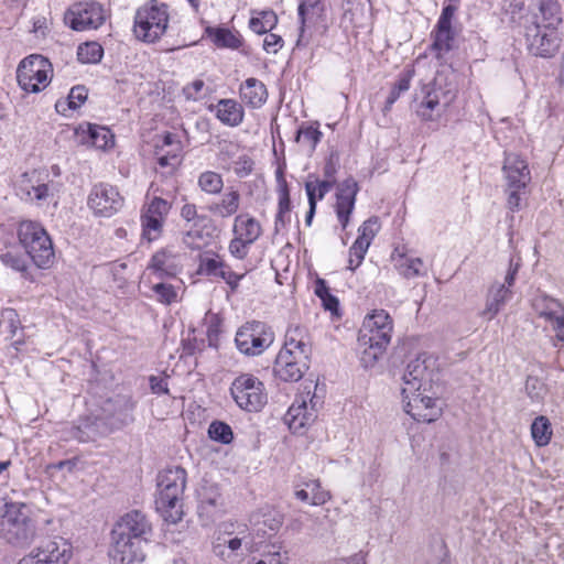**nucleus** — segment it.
I'll return each instance as SVG.
<instances>
[{
    "label": "nucleus",
    "instance_id": "obj_1",
    "mask_svg": "<svg viewBox=\"0 0 564 564\" xmlns=\"http://www.w3.org/2000/svg\"><path fill=\"white\" fill-rule=\"evenodd\" d=\"M311 354L307 329L300 325L290 326L285 333L284 345L275 358V376L286 382L301 380L310 368Z\"/></svg>",
    "mask_w": 564,
    "mask_h": 564
},
{
    "label": "nucleus",
    "instance_id": "obj_2",
    "mask_svg": "<svg viewBox=\"0 0 564 564\" xmlns=\"http://www.w3.org/2000/svg\"><path fill=\"white\" fill-rule=\"evenodd\" d=\"M392 333V321L383 310L367 315L358 335V354L362 367L372 368L386 351Z\"/></svg>",
    "mask_w": 564,
    "mask_h": 564
},
{
    "label": "nucleus",
    "instance_id": "obj_3",
    "mask_svg": "<svg viewBox=\"0 0 564 564\" xmlns=\"http://www.w3.org/2000/svg\"><path fill=\"white\" fill-rule=\"evenodd\" d=\"M187 473L183 467H167L159 473L155 492V510L165 522L175 524L184 516L183 495Z\"/></svg>",
    "mask_w": 564,
    "mask_h": 564
},
{
    "label": "nucleus",
    "instance_id": "obj_4",
    "mask_svg": "<svg viewBox=\"0 0 564 564\" xmlns=\"http://www.w3.org/2000/svg\"><path fill=\"white\" fill-rule=\"evenodd\" d=\"M510 22L524 30L529 51L540 57H551L560 48L561 34L558 30H546L538 22L536 15H529L523 4H511Z\"/></svg>",
    "mask_w": 564,
    "mask_h": 564
},
{
    "label": "nucleus",
    "instance_id": "obj_5",
    "mask_svg": "<svg viewBox=\"0 0 564 564\" xmlns=\"http://www.w3.org/2000/svg\"><path fill=\"white\" fill-rule=\"evenodd\" d=\"M457 96V88L443 74L422 86L417 96L416 113L424 121L438 120L454 102Z\"/></svg>",
    "mask_w": 564,
    "mask_h": 564
},
{
    "label": "nucleus",
    "instance_id": "obj_6",
    "mask_svg": "<svg viewBox=\"0 0 564 564\" xmlns=\"http://www.w3.org/2000/svg\"><path fill=\"white\" fill-rule=\"evenodd\" d=\"M170 21L169 8L158 0H150L134 15L133 33L137 40L155 43L166 32Z\"/></svg>",
    "mask_w": 564,
    "mask_h": 564
},
{
    "label": "nucleus",
    "instance_id": "obj_7",
    "mask_svg": "<svg viewBox=\"0 0 564 564\" xmlns=\"http://www.w3.org/2000/svg\"><path fill=\"white\" fill-rule=\"evenodd\" d=\"M19 242L39 268H48L54 259V248L51 237L42 224L23 220L18 228Z\"/></svg>",
    "mask_w": 564,
    "mask_h": 564
},
{
    "label": "nucleus",
    "instance_id": "obj_8",
    "mask_svg": "<svg viewBox=\"0 0 564 564\" xmlns=\"http://www.w3.org/2000/svg\"><path fill=\"white\" fill-rule=\"evenodd\" d=\"M437 373V358L429 352L419 354L406 366L402 395L420 390L431 391Z\"/></svg>",
    "mask_w": 564,
    "mask_h": 564
},
{
    "label": "nucleus",
    "instance_id": "obj_9",
    "mask_svg": "<svg viewBox=\"0 0 564 564\" xmlns=\"http://www.w3.org/2000/svg\"><path fill=\"white\" fill-rule=\"evenodd\" d=\"M230 394L236 404L247 412L260 411L268 401L263 382L252 373H241L234 379Z\"/></svg>",
    "mask_w": 564,
    "mask_h": 564
},
{
    "label": "nucleus",
    "instance_id": "obj_10",
    "mask_svg": "<svg viewBox=\"0 0 564 564\" xmlns=\"http://www.w3.org/2000/svg\"><path fill=\"white\" fill-rule=\"evenodd\" d=\"M24 509L25 506L22 503L7 505L3 520V538L13 546L23 547L29 545L36 534L35 524L24 513Z\"/></svg>",
    "mask_w": 564,
    "mask_h": 564
},
{
    "label": "nucleus",
    "instance_id": "obj_11",
    "mask_svg": "<svg viewBox=\"0 0 564 564\" xmlns=\"http://www.w3.org/2000/svg\"><path fill=\"white\" fill-rule=\"evenodd\" d=\"M232 238L228 245L229 253L238 260L249 254L251 246L262 236L260 221L249 213L236 215L232 223Z\"/></svg>",
    "mask_w": 564,
    "mask_h": 564
},
{
    "label": "nucleus",
    "instance_id": "obj_12",
    "mask_svg": "<svg viewBox=\"0 0 564 564\" xmlns=\"http://www.w3.org/2000/svg\"><path fill=\"white\" fill-rule=\"evenodd\" d=\"M52 78V65L42 55H30L21 61L17 69L20 87L26 93H39L44 89Z\"/></svg>",
    "mask_w": 564,
    "mask_h": 564
},
{
    "label": "nucleus",
    "instance_id": "obj_13",
    "mask_svg": "<svg viewBox=\"0 0 564 564\" xmlns=\"http://www.w3.org/2000/svg\"><path fill=\"white\" fill-rule=\"evenodd\" d=\"M73 556L70 542L62 536L42 541L17 564H67Z\"/></svg>",
    "mask_w": 564,
    "mask_h": 564
},
{
    "label": "nucleus",
    "instance_id": "obj_14",
    "mask_svg": "<svg viewBox=\"0 0 564 564\" xmlns=\"http://www.w3.org/2000/svg\"><path fill=\"white\" fill-rule=\"evenodd\" d=\"M274 341V333L262 322H250L241 326L235 338L240 352L248 356L261 355Z\"/></svg>",
    "mask_w": 564,
    "mask_h": 564
},
{
    "label": "nucleus",
    "instance_id": "obj_15",
    "mask_svg": "<svg viewBox=\"0 0 564 564\" xmlns=\"http://www.w3.org/2000/svg\"><path fill=\"white\" fill-rule=\"evenodd\" d=\"M48 174L36 170L20 175L15 184L17 195L25 202L42 203L58 193V184L46 180Z\"/></svg>",
    "mask_w": 564,
    "mask_h": 564
},
{
    "label": "nucleus",
    "instance_id": "obj_16",
    "mask_svg": "<svg viewBox=\"0 0 564 564\" xmlns=\"http://www.w3.org/2000/svg\"><path fill=\"white\" fill-rule=\"evenodd\" d=\"M316 384L305 383L304 391L294 399L284 415V422L293 432H299L311 424L316 417L315 391Z\"/></svg>",
    "mask_w": 564,
    "mask_h": 564
},
{
    "label": "nucleus",
    "instance_id": "obj_17",
    "mask_svg": "<svg viewBox=\"0 0 564 564\" xmlns=\"http://www.w3.org/2000/svg\"><path fill=\"white\" fill-rule=\"evenodd\" d=\"M519 264H510L503 282H492L486 293L484 308L479 312V316L486 321L494 319L502 307L512 299V286L514 284L516 274Z\"/></svg>",
    "mask_w": 564,
    "mask_h": 564
},
{
    "label": "nucleus",
    "instance_id": "obj_18",
    "mask_svg": "<svg viewBox=\"0 0 564 564\" xmlns=\"http://www.w3.org/2000/svg\"><path fill=\"white\" fill-rule=\"evenodd\" d=\"M171 203L161 197H153L141 209L142 237L149 242L158 240L171 210Z\"/></svg>",
    "mask_w": 564,
    "mask_h": 564
},
{
    "label": "nucleus",
    "instance_id": "obj_19",
    "mask_svg": "<svg viewBox=\"0 0 564 564\" xmlns=\"http://www.w3.org/2000/svg\"><path fill=\"white\" fill-rule=\"evenodd\" d=\"M107 18L106 10L98 2H79L65 13L66 24L75 31L96 30Z\"/></svg>",
    "mask_w": 564,
    "mask_h": 564
},
{
    "label": "nucleus",
    "instance_id": "obj_20",
    "mask_svg": "<svg viewBox=\"0 0 564 564\" xmlns=\"http://www.w3.org/2000/svg\"><path fill=\"white\" fill-rule=\"evenodd\" d=\"M87 205L95 216L109 218L121 209L123 197L117 187L107 183H99L90 189Z\"/></svg>",
    "mask_w": 564,
    "mask_h": 564
},
{
    "label": "nucleus",
    "instance_id": "obj_21",
    "mask_svg": "<svg viewBox=\"0 0 564 564\" xmlns=\"http://www.w3.org/2000/svg\"><path fill=\"white\" fill-rule=\"evenodd\" d=\"M427 392L420 390L403 395L405 412L419 422L431 423L442 415L441 403Z\"/></svg>",
    "mask_w": 564,
    "mask_h": 564
},
{
    "label": "nucleus",
    "instance_id": "obj_22",
    "mask_svg": "<svg viewBox=\"0 0 564 564\" xmlns=\"http://www.w3.org/2000/svg\"><path fill=\"white\" fill-rule=\"evenodd\" d=\"M198 273L206 276L220 278L231 290H236L245 276V274L234 272L218 254L209 251L199 254Z\"/></svg>",
    "mask_w": 564,
    "mask_h": 564
},
{
    "label": "nucleus",
    "instance_id": "obj_23",
    "mask_svg": "<svg viewBox=\"0 0 564 564\" xmlns=\"http://www.w3.org/2000/svg\"><path fill=\"white\" fill-rule=\"evenodd\" d=\"M142 544V541L111 533L109 557L113 564H140L145 558Z\"/></svg>",
    "mask_w": 564,
    "mask_h": 564
},
{
    "label": "nucleus",
    "instance_id": "obj_24",
    "mask_svg": "<svg viewBox=\"0 0 564 564\" xmlns=\"http://www.w3.org/2000/svg\"><path fill=\"white\" fill-rule=\"evenodd\" d=\"M151 531V525L145 516L140 511H130L121 517L113 525L111 533L145 542V535Z\"/></svg>",
    "mask_w": 564,
    "mask_h": 564
},
{
    "label": "nucleus",
    "instance_id": "obj_25",
    "mask_svg": "<svg viewBox=\"0 0 564 564\" xmlns=\"http://www.w3.org/2000/svg\"><path fill=\"white\" fill-rule=\"evenodd\" d=\"M224 501L216 486H206L198 491L197 513L203 525L213 523L223 511Z\"/></svg>",
    "mask_w": 564,
    "mask_h": 564
},
{
    "label": "nucleus",
    "instance_id": "obj_26",
    "mask_svg": "<svg viewBox=\"0 0 564 564\" xmlns=\"http://www.w3.org/2000/svg\"><path fill=\"white\" fill-rule=\"evenodd\" d=\"M148 270L158 279H172L182 271V256L163 249L155 252L148 265Z\"/></svg>",
    "mask_w": 564,
    "mask_h": 564
},
{
    "label": "nucleus",
    "instance_id": "obj_27",
    "mask_svg": "<svg viewBox=\"0 0 564 564\" xmlns=\"http://www.w3.org/2000/svg\"><path fill=\"white\" fill-rule=\"evenodd\" d=\"M502 171L509 187H527L531 181L528 162L519 154H507Z\"/></svg>",
    "mask_w": 564,
    "mask_h": 564
},
{
    "label": "nucleus",
    "instance_id": "obj_28",
    "mask_svg": "<svg viewBox=\"0 0 564 564\" xmlns=\"http://www.w3.org/2000/svg\"><path fill=\"white\" fill-rule=\"evenodd\" d=\"M282 523V514L276 510L270 509L252 516L251 530L257 538L264 539L274 535Z\"/></svg>",
    "mask_w": 564,
    "mask_h": 564
},
{
    "label": "nucleus",
    "instance_id": "obj_29",
    "mask_svg": "<svg viewBox=\"0 0 564 564\" xmlns=\"http://www.w3.org/2000/svg\"><path fill=\"white\" fill-rule=\"evenodd\" d=\"M239 96L243 105L259 109L267 102L269 94L260 79L250 77L240 84Z\"/></svg>",
    "mask_w": 564,
    "mask_h": 564
},
{
    "label": "nucleus",
    "instance_id": "obj_30",
    "mask_svg": "<svg viewBox=\"0 0 564 564\" xmlns=\"http://www.w3.org/2000/svg\"><path fill=\"white\" fill-rule=\"evenodd\" d=\"M335 210L343 229L349 224L352 212V183L350 178L345 180L337 187Z\"/></svg>",
    "mask_w": 564,
    "mask_h": 564
},
{
    "label": "nucleus",
    "instance_id": "obj_31",
    "mask_svg": "<svg viewBox=\"0 0 564 564\" xmlns=\"http://www.w3.org/2000/svg\"><path fill=\"white\" fill-rule=\"evenodd\" d=\"M538 22L546 30H558L563 22L561 4L557 0H536ZM535 15V13L533 14Z\"/></svg>",
    "mask_w": 564,
    "mask_h": 564
},
{
    "label": "nucleus",
    "instance_id": "obj_32",
    "mask_svg": "<svg viewBox=\"0 0 564 564\" xmlns=\"http://www.w3.org/2000/svg\"><path fill=\"white\" fill-rule=\"evenodd\" d=\"M380 228L381 225L378 217H370L358 228V237L355 240V254L358 257V263L355 264V268L362 261Z\"/></svg>",
    "mask_w": 564,
    "mask_h": 564
},
{
    "label": "nucleus",
    "instance_id": "obj_33",
    "mask_svg": "<svg viewBox=\"0 0 564 564\" xmlns=\"http://www.w3.org/2000/svg\"><path fill=\"white\" fill-rule=\"evenodd\" d=\"M391 257L395 269L405 279H414L427 274V268L421 258L405 256L398 250H394Z\"/></svg>",
    "mask_w": 564,
    "mask_h": 564
},
{
    "label": "nucleus",
    "instance_id": "obj_34",
    "mask_svg": "<svg viewBox=\"0 0 564 564\" xmlns=\"http://www.w3.org/2000/svg\"><path fill=\"white\" fill-rule=\"evenodd\" d=\"M215 109L217 119L225 126L237 127L243 121V107L235 99H220Z\"/></svg>",
    "mask_w": 564,
    "mask_h": 564
},
{
    "label": "nucleus",
    "instance_id": "obj_35",
    "mask_svg": "<svg viewBox=\"0 0 564 564\" xmlns=\"http://www.w3.org/2000/svg\"><path fill=\"white\" fill-rule=\"evenodd\" d=\"M79 130L82 131L83 143L90 144L99 150H106L113 145V134L106 127L88 123L86 129L80 127Z\"/></svg>",
    "mask_w": 564,
    "mask_h": 564
},
{
    "label": "nucleus",
    "instance_id": "obj_36",
    "mask_svg": "<svg viewBox=\"0 0 564 564\" xmlns=\"http://www.w3.org/2000/svg\"><path fill=\"white\" fill-rule=\"evenodd\" d=\"M276 180L279 203L278 213L275 216V226L279 224L284 226L286 223L291 221V199L289 186L281 169L276 171Z\"/></svg>",
    "mask_w": 564,
    "mask_h": 564
},
{
    "label": "nucleus",
    "instance_id": "obj_37",
    "mask_svg": "<svg viewBox=\"0 0 564 564\" xmlns=\"http://www.w3.org/2000/svg\"><path fill=\"white\" fill-rule=\"evenodd\" d=\"M240 206V194L238 191L226 192L221 198L208 206V210L220 218H229L237 214Z\"/></svg>",
    "mask_w": 564,
    "mask_h": 564
},
{
    "label": "nucleus",
    "instance_id": "obj_38",
    "mask_svg": "<svg viewBox=\"0 0 564 564\" xmlns=\"http://www.w3.org/2000/svg\"><path fill=\"white\" fill-rule=\"evenodd\" d=\"M0 332L6 335L7 339L12 341V345H20L22 343L21 334L22 328L19 315L13 308H6L1 312Z\"/></svg>",
    "mask_w": 564,
    "mask_h": 564
},
{
    "label": "nucleus",
    "instance_id": "obj_39",
    "mask_svg": "<svg viewBox=\"0 0 564 564\" xmlns=\"http://www.w3.org/2000/svg\"><path fill=\"white\" fill-rule=\"evenodd\" d=\"M304 488L295 490V497L304 502L313 506L324 505L329 499L328 491L322 489L321 482L317 479H312L304 482Z\"/></svg>",
    "mask_w": 564,
    "mask_h": 564
},
{
    "label": "nucleus",
    "instance_id": "obj_40",
    "mask_svg": "<svg viewBox=\"0 0 564 564\" xmlns=\"http://www.w3.org/2000/svg\"><path fill=\"white\" fill-rule=\"evenodd\" d=\"M532 308L546 322L564 310V306L555 299L545 293H538L532 299Z\"/></svg>",
    "mask_w": 564,
    "mask_h": 564
},
{
    "label": "nucleus",
    "instance_id": "obj_41",
    "mask_svg": "<svg viewBox=\"0 0 564 564\" xmlns=\"http://www.w3.org/2000/svg\"><path fill=\"white\" fill-rule=\"evenodd\" d=\"M206 33L217 47L237 50L242 44L240 37L226 28H207Z\"/></svg>",
    "mask_w": 564,
    "mask_h": 564
},
{
    "label": "nucleus",
    "instance_id": "obj_42",
    "mask_svg": "<svg viewBox=\"0 0 564 564\" xmlns=\"http://www.w3.org/2000/svg\"><path fill=\"white\" fill-rule=\"evenodd\" d=\"M99 426V420L87 416L82 419L79 424L72 430V435L82 443L93 442L101 434Z\"/></svg>",
    "mask_w": 564,
    "mask_h": 564
},
{
    "label": "nucleus",
    "instance_id": "obj_43",
    "mask_svg": "<svg viewBox=\"0 0 564 564\" xmlns=\"http://www.w3.org/2000/svg\"><path fill=\"white\" fill-rule=\"evenodd\" d=\"M322 135L323 133L317 126L302 124L296 131L295 139L308 153H312L319 143Z\"/></svg>",
    "mask_w": 564,
    "mask_h": 564
},
{
    "label": "nucleus",
    "instance_id": "obj_44",
    "mask_svg": "<svg viewBox=\"0 0 564 564\" xmlns=\"http://www.w3.org/2000/svg\"><path fill=\"white\" fill-rule=\"evenodd\" d=\"M552 427L549 419L544 415H540L534 419L531 424V436L536 446H546L552 438Z\"/></svg>",
    "mask_w": 564,
    "mask_h": 564
},
{
    "label": "nucleus",
    "instance_id": "obj_45",
    "mask_svg": "<svg viewBox=\"0 0 564 564\" xmlns=\"http://www.w3.org/2000/svg\"><path fill=\"white\" fill-rule=\"evenodd\" d=\"M278 23V17L272 10H265L253 15L249 21V28L257 34H265L272 31Z\"/></svg>",
    "mask_w": 564,
    "mask_h": 564
},
{
    "label": "nucleus",
    "instance_id": "obj_46",
    "mask_svg": "<svg viewBox=\"0 0 564 564\" xmlns=\"http://www.w3.org/2000/svg\"><path fill=\"white\" fill-rule=\"evenodd\" d=\"M453 41L454 33L452 31V25L436 24L433 48L438 52L437 56L448 52L452 48Z\"/></svg>",
    "mask_w": 564,
    "mask_h": 564
},
{
    "label": "nucleus",
    "instance_id": "obj_47",
    "mask_svg": "<svg viewBox=\"0 0 564 564\" xmlns=\"http://www.w3.org/2000/svg\"><path fill=\"white\" fill-rule=\"evenodd\" d=\"M104 48L97 42H86L77 48V58L83 64H96L101 61Z\"/></svg>",
    "mask_w": 564,
    "mask_h": 564
},
{
    "label": "nucleus",
    "instance_id": "obj_48",
    "mask_svg": "<svg viewBox=\"0 0 564 564\" xmlns=\"http://www.w3.org/2000/svg\"><path fill=\"white\" fill-rule=\"evenodd\" d=\"M333 185L330 182L321 181L318 178L312 180L310 178L305 182V192L307 195L308 202L315 203L317 205L318 200H322L326 194L332 189Z\"/></svg>",
    "mask_w": 564,
    "mask_h": 564
},
{
    "label": "nucleus",
    "instance_id": "obj_49",
    "mask_svg": "<svg viewBox=\"0 0 564 564\" xmlns=\"http://www.w3.org/2000/svg\"><path fill=\"white\" fill-rule=\"evenodd\" d=\"M198 186L207 194H218L224 187V181L220 174L214 171H206L199 175Z\"/></svg>",
    "mask_w": 564,
    "mask_h": 564
},
{
    "label": "nucleus",
    "instance_id": "obj_50",
    "mask_svg": "<svg viewBox=\"0 0 564 564\" xmlns=\"http://www.w3.org/2000/svg\"><path fill=\"white\" fill-rule=\"evenodd\" d=\"M261 556L254 564H289L290 561L289 552L280 544H272Z\"/></svg>",
    "mask_w": 564,
    "mask_h": 564
},
{
    "label": "nucleus",
    "instance_id": "obj_51",
    "mask_svg": "<svg viewBox=\"0 0 564 564\" xmlns=\"http://www.w3.org/2000/svg\"><path fill=\"white\" fill-rule=\"evenodd\" d=\"M208 435L213 441L221 444H229L234 438L231 427L227 423L220 421H214L210 423L208 427Z\"/></svg>",
    "mask_w": 564,
    "mask_h": 564
},
{
    "label": "nucleus",
    "instance_id": "obj_52",
    "mask_svg": "<svg viewBox=\"0 0 564 564\" xmlns=\"http://www.w3.org/2000/svg\"><path fill=\"white\" fill-rule=\"evenodd\" d=\"M0 260L3 265L25 275L28 271V260L23 254L15 251H7L0 254Z\"/></svg>",
    "mask_w": 564,
    "mask_h": 564
},
{
    "label": "nucleus",
    "instance_id": "obj_53",
    "mask_svg": "<svg viewBox=\"0 0 564 564\" xmlns=\"http://www.w3.org/2000/svg\"><path fill=\"white\" fill-rule=\"evenodd\" d=\"M525 392L532 402H542L547 394L545 383L536 377H528Z\"/></svg>",
    "mask_w": 564,
    "mask_h": 564
},
{
    "label": "nucleus",
    "instance_id": "obj_54",
    "mask_svg": "<svg viewBox=\"0 0 564 564\" xmlns=\"http://www.w3.org/2000/svg\"><path fill=\"white\" fill-rule=\"evenodd\" d=\"M153 292L158 296V301L162 304L170 305L176 302L177 291L176 289L169 283H156L152 288Z\"/></svg>",
    "mask_w": 564,
    "mask_h": 564
},
{
    "label": "nucleus",
    "instance_id": "obj_55",
    "mask_svg": "<svg viewBox=\"0 0 564 564\" xmlns=\"http://www.w3.org/2000/svg\"><path fill=\"white\" fill-rule=\"evenodd\" d=\"M340 169V160L337 153H332L324 165V176L326 182H330L332 185L336 182V175Z\"/></svg>",
    "mask_w": 564,
    "mask_h": 564
},
{
    "label": "nucleus",
    "instance_id": "obj_56",
    "mask_svg": "<svg viewBox=\"0 0 564 564\" xmlns=\"http://www.w3.org/2000/svg\"><path fill=\"white\" fill-rule=\"evenodd\" d=\"M87 99V90L84 86H75L67 97V106L72 110L78 109Z\"/></svg>",
    "mask_w": 564,
    "mask_h": 564
},
{
    "label": "nucleus",
    "instance_id": "obj_57",
    "mask_svg": "<svg viewBox=\"0 0 564 564\" xmlns=\"http://www.w3.org/2000/svg\"><path fill=\"white\" fill-rule=\"evenodd\" d=\"M508 192V208L511 212L519 210L521 208V203L523 196L525 195V187H509L507 186Z\"/></svg>",
    "mask_w": 564,
    "mask_h": 564
},
{
    "label": "nucleus",
    "instance_id": "obj_58",
    "mask_svg": "<svg viewBox=\"0 0 564 564\" xmlns=\"http://www.w3.org/2000/svg\"><path fill=\"white\" fill-rule=\"evenodd\" d=\"M183 242L191 249H200L205 245V238L200 230L191 228L185 232Z\"/></svg>",
    "mask_w": 564,
    "mask_h": 564
},
{
    "label": "nucleus",
    "instance_id": "obj_59",
    "mask_svg": "<svg viewBox=\"0 0 564 564\" xmlns=\"http://www.w3.org/2000/svg\"><path fill=\"white\" fill-rule=\"evenodd\" d=\"M283 39L274 33H265L263 40V50L269 54H276L283 47Z\"/></svg>",
    "mask_w": 564,
    "mask_h": 564
},
{
    "label": "nucleus",
    "instance_id": "obj_60",
    "mask_svg": "<svg viewBox=\"0 0 564 564\" xmlns=\"http://www.w3.org/2000/svg\"><path fill=\"white\" fill-rule=\"evenodd\" d=\"M205 83L202 79H195L183 88V94L187 100H198L203 96Z\"/></svg>",
    "mask_w": 564,
    "mask_h": 564
},
{
    "label": "nucleus",
    "instance_id": "obj_61",
    "mask_svg": "<svg viewBox=\"0 0 564 564\" xmlns=\"http://www.w3.org/2000/svg\"><path fill=\"white\" fill-rule=\"evenodd\" d=\"M238 150V145L234 143H226L221 147L218 159L224 169H231V159L236 155Z\"/></svg>",
    "mask_w": 564,
    "mask_h": 564
},
{
    "label": "nucleus",
    "instance_id": "obj_62",
    "mask_svg": "<svg viewBox=\"0 0 564 564\" xmlns=\"http://www.w3.org/2000/svg\"><path fill=\"white\" fill-rule=\"evenodd\" d=\"M253 167V161L248 155H240L238 159L234 162V172L240 176H247L251 173Z\"/></svg>",
    "mask_w": 564,
    "mask_h": 564
},
{
    "label": "nucleus",
    "instance_id": "obj_63",
    "mask_svg": "<svg viewBox=\"0 0 564 564\" xmlns=\"http://www.w3.org/2000/svg\"><path fill=\"white\" fill-rule=\"evenodd\" d=\"M321 11V0H302L299 6V17L304 23L306 14H318Z\"/></svg>",
    "mask_w": 564,
    "mask_h": 564
},
{
    "label": "nucleus",
    "instance_id": "obj_64",
    "mask_svg": "<svg viewBox=\"0 0 564 564\" xmlns=\"http://www.w3.org/2000/svg\"><path fill=\"white\" fill-rule=\"evenodd\" d=\"M547 322L555 333L556 340L564 343V308Z\"/></svg>",
    "mask_w": 564,
    "mask_h": 564
}]
</instances>
